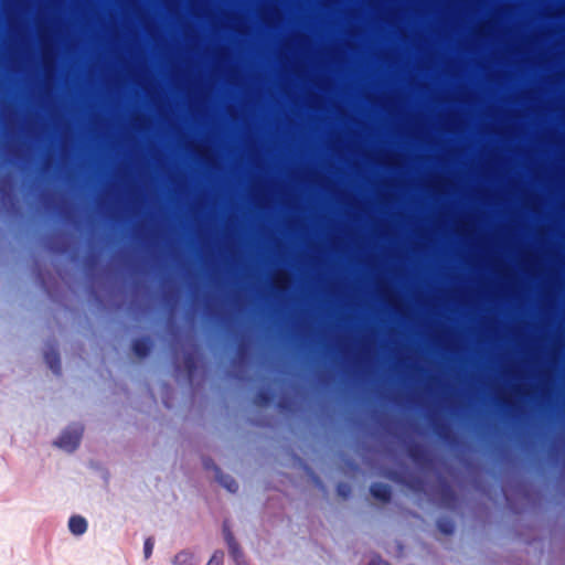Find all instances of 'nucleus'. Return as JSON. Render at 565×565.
<instances>
[{"label": "nucleus", "mask_w": 565, "mask_h": 565, "mask_svg": "<svg viewBox=\"0 0 565 565\" xmlns=\"http://www.w3.org/2000/svg\"><path fill=\"white\" fill-rule=\"evenodd\" d=\"M79 439H81V429L77 427H74V428H71V429L64 431L61 435V437L58 438V440L56 441V444L58 445V447L63 448L64 450L72 451L77 447Z\"/></svg>", "instance_id": "f257e3e1"}, {"label": "nucleus", "mask_w": 565, "mask_h": 565, "mask_svg": "<svg viewBox=\"0 0 565 565\" xmlns=\"http://www.w3.org/2000/svg\"><path fill=\"white\" fill-rule=\"evenodd\" d=\"M224 537L227 543L228 551H230L231 555L233 556V558L235 559V562L238 565H243L244 561L242 559L239 548H238L237 544L235 543L232 534L227 531L226 527L224 529Z\"/></svg>", "instance_id": "f03ea898"}, {"label": "nucleus", "mask_w": 565, "mask_h": 565, "mask_svg": "<svg viewBox=\"0 0 565 565\" xmlns=\"http://www.w3.org/2000/svg\"><path fill=\"white\" fill-rule=\"evenodd\" d=\"M68 529L75 535H82L87 530V522L82 516H72L68 521Z\"/></svg>", "instance_id": "7ed1b4c3"}, {"label": "nucleus", "mask_w": 565, "mask_h": 565, "mask_svg": "<svg viewBox=\"0 0 565 565\" xmlns=\"http://www.w3.org/2000/svg\"><path fill=\"white\" fill-rule=\"evenodd\" d=\"M173 565H198V559L192 553L183 551L175 555Z\"/></svg>", "instance_id": "20e7f679"}, {"label": "nucleus", "mask_w": 565, "mask_h": 565, "mask_svg": "<svg viewBox=\"0 0 565 565\" xmlns=\"http://www.w3.org/2000/svg\"><path fill=\"white\" fill-rule=\"evenodd\" d=\"M371 492L382 501H386L390 498V488L386 484L375 483L372 486Z\"/></svg>", "instance_id": "39448f33"}, {"label": "nucleus", "mask_w": 565, "mask_h": 565, "mask_svg": "<svg viewBox=\"0 0 565 565\" xmlns=\"http://www.w3.org/2000/svg\"><path fill=\"white\" fill-rule=\"evenodd\" d=\"M224 553L222 551H216L213 553L212 557L207 562L206 565H223Z\"/></svg>", "instance_id": "423d86ee"}, {"label": "nucleus", "mask_w": 565, "mask_h": 565, "mask_svg": "<svg viewBox=\"0 0 565 565\" xmlns=\"http://www.w3.org/2000/svg\"><path fill=\"white\" fill-rule=\"evenodd\" d=\"M224 486L231 491L234 492L237 489V484L234 480H231L230 482H224Z\"/></svg>", "instance_id": "0eeeda50"}, {"label": "nucleus", "mask_w": 565, "mask_h": 565, "mask_svg": "<svg viewBox=\"0 0 565 565\" xmlns=\"http://www.w3.org/2000/svg\"><path fill=\"white\" fill-rule=\"evenodd\" d=\"M151 551H152V543L150 542V540H147L145 543L146 557H148L150 555Z\"/></svg>", "instance_id": "6e6552de"}]
</instances>
